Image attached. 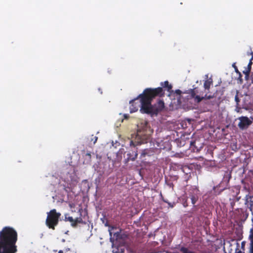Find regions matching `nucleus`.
I'll list each match as a JSON object with an SVG mask.
<instances>
[{
  "label": "nucleus",
  "instance_id": "nucleus-33",
  "mask_svg": "<svg viewBox=\"0 0 253 253\" xmlns=\"http://www.w3.org/2000/svg\"><path fill=\"white\" fill-rule=\"evenodd\" d=\"M245 212H246V211H245ZM245 214L246 215V217H247L248 216V213H246Z\"/></svg>",
  "mask_w": 253,
  "mask_h": 253
},
{
  "label": "nucleus",
  "instance_id": "nucleus-20",
  "mask_svg": "<svg viewBox=\"0 0 253 253\" xmlns=\"http://www.w3.org/2000/svg\"><path fill=\"white\" fill-rule=\"evenodd\" d=\"M251 70L246 68L244 71H243V73L245 75L246 77H249Z\"/></svg>",
  "mask_w": 253,
  "mask_h": 253
},
{
  "label": "nucleus",
  "instance_id": "nucleus-30",
  "mask_svg": "<svg viewBox=\"0 0 253 253\" xmlns=\"http://www.w3.org/2000/svg\"><path fill=\"white\" fill-rule=\"evenodd\" d=\"M240 211H241L242 212H243V213H244V212H245L244 210V209H240Z\"/></svg>",
  "mask_w": 253,
  "mask_h": 253
},
{
  "label": "nucleus",
  "instance_id": "nucleus-5",
  "mask_svg": "<svg viewBox=\"0 0 253 253\" xmlns=\"http://www.w3.org/2000/svg\"><path fill=\"white\" fill-rule=\"evenodd\" d=\"M170 169L174 171H178L184 174V179L186 181H187L191 177V169L186 165L173 163L171 165Z\"/></svg>",
  "mask_w": 253,
  "mask_h": 253
},
{
  "label": "nucleus",
  "instance_id": "nucleus-14",
  "mask_svg": "<svg viewBox=\"0 0 253 253\" xmlns=\"http://www.w3.org/2000/svg\"><path fill=\"white\" fill-rule=\"evenodd\" d=\"M79 223L85 224H86V222L84 221L83 220L82 217H77L76 219H75L74 222H73V223L72 224V227H77L78 224H79Z\"/></svg>",
  "mask_w": 253,
  "mask_h": 253
},
{
  "label": "nucleus",
  "instance_id": "nucleus-31",
  "mask_svg": "<svg viewBox=\"0 0 253 253\" xmlns=\"http://www.w3.org/2000/svg\"><path fill=\"white\" fill-rule=\"evenodd\" d=\"M231 206H232V207H233V205H234V202H232V203H231Z\"/></svg>",
  "mask_w": 253,
  "mask_h": 253
},
{
  "label": "nucleus",
  "instance_id": "nucleus-17",
  "mask_svg": "<svg viewBox=\"0 0 253 253\" xmlns=\"http://www.w3.org/2000/svg\"><path fill=\"white\" fill-rule=\"evenodd\" d=\"M149 152L150 150H149L148 149L144 150L140 155V158H142L143 157H145L146 155L149 156Z\"/></svg>",
  "mask_w": 253,
  "mask_h": 253
},
{
  "label": "nucleus",
  "instance_id": "nucleus-8",
  "mask_svg": "<svg viewBox=\"0 0 253 253\" xmlns=\"http://www.w3.org/2000/svg\"><path fill=\"white\" fill-rule=\"evenodd\" d=\"M231 178V171L227 170L224 172L223 178L220 183L218 184L219 187L222 188L221 191L227 188L229 182Z\"/></svg>",
  "mask_w": 253,
  "mask_h": 253
},
{
  "label": "nucleus",
  "instance_id": "nucleus-12",
  "mask_svg": "<svg viewBox=\"0 0 253 253\" xmlns=\"http://www.w3.org/2000/svg\"><path fill=\"white\" fill-rule=\"evenodd\" d=\"M137 152L136 151H133L132 152V153H128L127 154V158L125 160V164H126L127 163V162L129 161V160H131V161H134L137 157Z\"/></svg>",
  "mask_w": 253,
  "mask_h": 253
},
{
  "label": "nucleus",
  "instance_id": "nucleus-9",
  "mask_svg": "<svg viewBox=\"0 0 253 253\" xmlns=\"http://www.w3.org/2000/svg\"><path fill=\"white\" fill-rule=\"evenodd\" d=\"M240 121L238 126L241 130L247 129L253 123L252 121L249 119L248 117L241 116L238 118Z\"/></svg>",
  "mask_w": 253,
  "mask_h": 253
},
{
  "label": "nucleus",
  "instance_id": "nucleus-25",
  "mask_svg": "<svg viewBox=\"0 0 253 253\" xmlns=\"http://www.w3.org/2000/svg\"><path fill=\"white\" fill-rule=\"evenodd\" d=\"M98 139V137L97 136H93V137L91 139V141H93V144H95Z\"/></svg>",
  "mask_w": 253,
  "mask_h": 253
},
{
  "label": "nucleus",
  "instance_id": "nucleus-19",
  "mask_svg": "<svg viewBox=\"0 0 253 253\" xmlns=\"http://www.w3.org/2000/svg\"><path fill=\"white\" fill-rule=\"evenodd\" d=\"M164 107V102L162 100H159V112Z\"/></svg>",
  "mask_w": 253,
  "mask_h": 253
},
{
  "label": "nucleus",
  "instance_id": "nucleus-6",
  "mask_svg": "<svg viewBox=\"0 0 253 253\" xmlns=\"http://www.w3.org/2000/svg\"><path fill=\"white\" fill-rule=\"evenodd\" d=\"M188 135H183L179 138L176 140V143L178 146L182 147L186 144L190 145V147H193L197 148L195 145L196 141L191 140L189 137H188Z\"/></svg>",
  "mask_w": 253,
  "mask_h": 253
},
{
  "label": "nucleus",
  "instance_id": "nucleus-7",
  "mask_svg": "<svg viewBox=\"0 0 253 253\" xmlns=\"http://www.w3.org/2000/svg\"><path fill=\"white\" fill-rule=\"evenodd\" d=\"M161 86L159 87V97L163 96L165 94L164 91H167L168 92V96H170L173 92L172 90V86L169 84L168 81L161 82L160 84Z\"/></svg>",
  "mask_w": 253,
  "mask_h": 253
},
{
  "label": "nucleus",
  "instance_id": "nucleus-29",
  "mask_svg": "<svg viewBox=\"0 0 253 253\" xmlns=\"http://www.w3.org/2000/svg\"><path fill=\"white\" fill-rule=\"evenodd\" d=\"M251 78H252V82L253 83V73H252Z\"/></svg>",
  "mask_w": 253,
  "mask_h": 253
},
{
  "label": "nucleus",
  "instance_id": "nucleus-1",
  "mask_svg": "<svg viewBox=\"0 0 253 253\" xmlns=\"http://www.w3.org/2000/svg\"><path fill=\"white\" fill-rule=\"evenodd\" d=\"M158 95V87L155 88H147L138 96L129 101L130 112H136L139 108L141 113L157 115L158 108L154 107L151 103L153 99Z\"/></svg>",
  "mask_w": 253,
  "mask_h": 253
},
{
  "label": "nucleus",
  "instance_id": "nucleus-3",
  "mask_svg": "<svg viewBox=\"0 0 253 253\" xmlns=\"http://www.w3.org/2000/svg\"><path fill=\"white\" fill-rule=\"evenodd\" d=\"M61 213L57 212L55 209H52L47 212V217L45 221L46 226L52 230H54L59 222Z\"/></svg>",
  "mask_w": 253,
  "mask_h": 253
},
{
  "label": "nucleus",
  "instance_id": "nucleus-18",
  "mask_svg": "<svg viewBox=\"0 0 253 253\" xmlns=\"http://www.w3.org/2000/svg\"><path fill=\"white\" fill-rule=\"evenodd\" d=\"M58 253H72V251L69 248H65L62 250L59 251Z\"/></svg>",
  "mask_w": 253,
  "mask_h": 253
},
{
  "label": "nucleus",
  "instance_id": "nucleus-23",
  "mask_svg": "<svg viewBox=\"0 0 253 253\" xmlns=\"http://www.w3.org/2000/svg\"><path fill=\"white\" fill-rule=\"evenodd\" d=\"M182 204L183 207L185 208L187 207L188 206L187 199H185V201L183 202Z\"/></svg>",
  "mask_w": 253,
  "mask_h": 253
},
{
  "label": "nucleus",
  "instance_id": "nucleus-10",
  "mask_svg": "<svg viewBox=\"0 0 253 253\" xmlns=\"http://www.w3.org/2000/svg\"><path fill=\"white\" fill-rule=\"evenodd\" d=\"M188 194L189 196L187 198L190 199L192 205L195 207V204L199 199V190L197 188L191 187Z\"/></svg>",
  "mask_w": 253,
  "mask_h": 253
},
{
  "label": "nucleus",
  "instance_id": "nucleus-16",
  "mask_svg": "<svg viewBox=\"0 0 253 253\" xmlns=\"http://www.w3.org/2000/svg\"><path fill=\"white\" fill-rule=\"evenodd\" d=\"M249 238L251 241L249 251L253 252V232L252 231L251 232V234L249 236Z\"/></svg>",
  "mask_w": 253,
  "mask_h": 253
},
{
  "label": "nucleus",
  "instance_id": "nucleus-24",
  "mask_svg": "<svg viewBox=\"0 0 253 253\" xmlns=\"http://www.w3.org/2000/svg\"><path fill=\"white\" fill-rule=\"evenodd\" d=\"M166 203H167L169 206V207H171V208H173L174 207V203H169L168 201L165 200H163Z\"/></svg>",
  "mask_w": 253,
  "mask_h": 253
},
{
  "label": "nucleus",
  "instance_id": "nucleus-34",
  "mask_svg": "<svg viewBox=\"0 0 253 253\" xmlns=\"http://www.w3.org/2000/svg\"><path fill=\"white\" fill-rule=\"evenodd\" d=\"M235 66H236V65H235V64H234L233 65V67H234V68H235Z\"/></svg>",
  "mask_w": 253,
  "mask_h": 253
},
{
  "label": "nucleus",
  "instance_id": "nucleus-28",
  "mask_svg": "<svg viewBox=\"0 0 253 253\" xmlns=\"http://www.w3.org/2000/svg\"><path fill=\"white\" fill-rule=\"evenodd\" d=\"M130 146H131V145L134 146V144L133 142L132 141H130Z\"/></svg>",
  "mask_w": 253,
  "mask_h": 253
},
{
  "label": "nucleus",
  "instance_id": "nucleus-26",
  "mask_svg": "<svg viewBox=\"0 0 253 253\" xmlns=\"http://www.w3.org/2000/svg\"><path fill=\"white\" fill-rule=\"evenodd\" d=\"M174 93L178 95H180L182 93V91L180 89H176L175 90Z\"/></svg>",
  "mask_w": 253,
  "mask_h": 253
},
{
  "label": "nucleus",
  "instance_id": "nucleus-21",
  "mask_svg": "<svg viewBox=\"0 0 253 253\" xmlns=\"http://www.w3.org/2000/svg\"><path fill=\"white\" fill-rule=\"evenodd\" d=\"M235 100L236 102V105L237 106H238L239 105V103L240 101V100L239 99V98L238 97V93H237V94L236 95L235 97Z\"/></svg>",
  "mask_w": 253,
  "mask_h": 253
},
{
  "label": "nucleus",
  "instance_id": "nucleus-37",
  "mask_svg": "<svg viewBox=\"0 0 253 253\" xmlns=\"http://www.w3.org/2000/svg\"><path fill=\"white\" fill-rule=\"evenodd\" d=\"M252 196H253V195Z\"/></svg>",
  "mask_w": 253,
  "mask_h": 253
},
{
  "label": "nucleus",
  "instance_id": "nucleus-4",
  "mask_svg": "<svg viewBox=\"0 0 253 253\" xmlns=\"http://www.w3.org/2000/svg\"><path fill=\"white\" fill-rule=\"evenodd\" d=\"M183 93L190 94V98L193 99L194 102L196 103H199L204 99H210L213 98L212 95H208L207 94L203 96V92H199L198 90L197 87L188 89L184 91Z\"/></svg>",
  "mask_w": 253,
  "mask_h": 253
},
{
  "label": "nucleus",
  "instance_id": "nucleus-36",
  "mask_svg": "<svg viewBox=\"0 0 253 253\" xmlns=\"http://www.w3.org/2000/svg\"><path fill=\"white\" fill-rule=\"evenodd\" d=\"M125 117L126 118H127L126 115H125Z\"/></svg>",
  "mask_w": 253,
  "mask_h": 253
},
{
  "label": "nucleus",
  "instance_id": "nucleus-32",
  "mask_svg": "<svg viewBox=\"0 0 253 253\" xmlns=\"http://www.w3.org/2000/svg\"><path fill=\"white\" fill-rule=\"evenodd\" d=\"M251 54L252 55V59L253 58V52L251 53Z\"/></svg>",
  "mask_w": 253,
  "mask_h": 253
},
{
  "label": "nucleus",
  "instance_id": "nucleus-2",
  "mask_svg": "<svg viewBox=\"0 0 253 253\" xmlns=\"http://www.w3.org/2000/svg\"><path fill=\"white\" fill-rule=\"evenodd\" d=\"M17 240V233L14 228L4 227L0 231V253H16Z\"/></svg>",
  "mask_w": 253,
  "mask_h": 253
},
{
  "label": "nucleus",
  "instance_id": "nucleus-35",
  "mask_svg": "<svg viewBox=\"0 0 253 253\" xmlns=\"http://www.w3.org/2000/svg\"><path fill=\"white\" fill-rule=\"evenodd\" d=\"M249 253H253V252L249 251Z\"/></svg>",
  "mask_w": 253,
  "mask_h": 253
},
{
  "label": "nucleus",
  "instance_id": "nucleus-13",
  "mask_svg": "<svg viewBox=\"0 0 253 253\" xmlns=\"http://www.w3.org/2000/svg\"><path fill=\"white\" fill-rule=\"evenodd\" d=\"M212 84V80L211 78H210L206 80L204 84V87L205 90H209Z\"/></svg>",
  "mask_w": 253,
  "mask_h": 253
},
{
  "label": "nucleus",
  "instance_id": "nucleus-27",
  "mask_svg": "<svg viewBox=\"0 0 253 253\" xmlns=\"http://www.w3.org/2000/svg\"><path fill=\"white\" fill-rule=\"evenodd\" d=\"M235 71H236L237 73H239V71H238V68H237V67L236 66H235Z\"/></svg>",
  "mask_w": 253,
  "mask_h": 253
},
{
  "label": "nucleus",
  "instance_id": "nucleus-22",
  "mask_svg": "<svg viewBox=\"0 0 253 253\" xmlns=\"http://www.w3.org/2000/svg\"><path fill=\"white\" fill-rule=\"evenodd\" d=\"M252 64H253V62H252V59H251V60H250V61L248 65V67H247V69H248L250 70H251Z\"/></svg>",
  "mask_w": 253,
  "mask_h": 253
},
{
  "label": "nucleus",
  "instance_id": "nucleus-11",
  "mask_svg": "<svg viewBox=\"0 0 253 253\" xmlns=\"http://www.w3.org/2000/svg\"><path fill=\"white\" fill-rule=\"evenodd\" d=\"M245 205L253 214V196L249 195L246 196Z\"/></svg>",
  "mask_w": 253,
  "mask_h": 253
},
{
  "label": "nucleus",
  "instance_id": "nucleus-15",
  "mask_svg": "<svg viewBox=\"0 0 253 253\" xmlns=\"http://www.w3.org/2000/svg\"><path fill=\"white\" fill-rule=\"evenodd\" d=\"M65 221H70L71 223V226H72V224L73 222H74L75 219H74L72 216H70L69 214L66 213L65 214Z\"/></svg>",
  "mask_w": 253,
  "mask_h": 253
}]
</instances>
